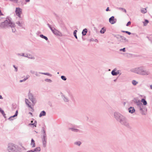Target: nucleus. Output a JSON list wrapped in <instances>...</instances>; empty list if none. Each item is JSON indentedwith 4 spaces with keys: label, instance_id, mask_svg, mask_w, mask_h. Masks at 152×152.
<instances>
[{
    "label": "nucleus",
    "instance_id": "nucleus-6",
    "mask_svg": "<svg viewBox=\"0 0 152 152\" xmlns=\"http://www.w3.org/2000/svg\"><path fill=\"white\" fill-rule=\"evenodd\" d=\"M50 28L51 29V30L52 31H53V32L55 34H56V35H58V34L59 32L58 31H57V30H56L55 29H54V30L51 27H50Z\"/></svg>",
    "mask_w": 152,
    "mask_h": 152
},
{
    "label": "nucleus",
    "instance_id": "nucleus-10",
    "mask_svg": "<svg viewBox=\"0 0 152 152\" xmlns=\"http://www.w3.org/2000/svg\"><path fill=\"white\" fill-rule=\"evenodd\" d=\"M135 111V110L134 108L130 107L129 108V112L130 113H133Z\"/></svg>",
    "mask_w": 152,
    "mask_h": 152
},
{
    "label": "nucleus",
    "instance_id": "nucleus-14",
    "mask_svg": "<svg viewBox=\"0 0 152 152\" xmlns=\"http://www.w3.org/2000/svg\"><path fill=\"white\" fill-rule=\"evenodd\" d=\"M141 102L143 103V104L145 105H146L147 104L146 101L143 99H142Z\"/></svg>",
    "mask_w": 152,
    "mask_h": 152
},
{
    "label": "nucleus",
    "instance_id": "nucleus-28",
    "mask_svg": "<svg viewBox=\"0 0 152 152\" xmlns=\"http://www.w3.org/2000/svg\"><path fill=\"white\" fill-rule=\"evenodd\" d=\"M131 24V22L130 21H129L127 24L126 26H128L129 25H130Z\"/></svg>",
    "mask_w": 152,
    "mask_h": 152
},
{
    "label": "nucleus",
    "instance_id": "nucleus-17",
    "mask_svg": "<svg viewBox=\"0 0 152 152\" xmlns=\"http://www.w3.org/2000/svg\"><path fill=\"white\" fill-rule=\"evenodd\" d=\"M111 73L113 75H117V73L115 72V70H113L111 72Z\"/></svg>",
    "mask_w": 152,
    "mask_h": 152
},
{
    "label": "nucleus",
    "instance_id": "nucleus-36",
    "mask_svg": "<svg viewBox=\"0 0 152 152\" xmlns=\"http://www.w3.org/2000/svg\"><path fill=\"white\" fill-rule=\"evenodd\" d=\"M109 7H107L106 10V11H109Z\"/></svg>",
    "mask_w": 152,
    "mask_h": 152
},
{
    "label": "nucleus",
    "instance_id": "nucleus-13",
    "mask_svg": "<svg viewBox=\"0 0 152 152\" xmlns=\"http://www.w3.org/2000/svg\"><path fill=\"white\" fill-rule=\"evenodd\" d=\"M41 150V149L39 147H37L34 149V152L35 151H39Z\"/></svg>",
    "mask_w": 152,
    "mask_h": 152
},
{
    "label": "nucleus",
    "instance_id": "nucleus-26",
    "mask_svg": "<svg viewBox=\"0 0 152 152\" xmlns=\"http://www.w3.org/2000/svg\"><path fill=\"white\" fill-rule=\"evenodd\" d=\"M61 78L62 80H66V78H65V77L64 76H61Z\"/></svg>",
    "mask_w": 152,
    "mask_h": 152
},
{
    "label": "nucleus",
    "instance_id": "nucleus-45",
    "mask_svg": "<svg viewBox=\"0 0 152 152\" xmlns=\"http://www.w3.org/2000/svg\"><path fill=\"white\" fill-rule=\"evenodd\" d=\"M29 99H31V98H30V95H29Z\"/></svg>",
    "mask_w": 152,
    "mask_h": 152
},
{
    "label": "nucleus",
    "instance_id": "nucleus-43",
    "mask_svg": "<svg viewBox=\"0 0 152 152\" xmlns=\"http://www.w3.org/2000/svg\"><path fill=\"white\" fill-rule=\"evenodd\" d=\"M29 113L31 114V115H32V113H31V112H30Z\"/></svg>",
    "mask_w": 152,
    "mask_h": 152
},
{
    "label": "nucleus",
    "instance_id": "nucleus-5",
    "mask_svg": "<svg viewBox=\"0 0 152 152\" xmlns=\"http://www.w3.org/2000/svg\"><path fill=\"white\" fill-rule=\"evenodd\" d=\"M109 21L111 24H113L115 22V21L114 19V18L113 16H112L109 19Z\"/></svg>",
    "mask_w": 152,
    "mask_h": 152
},
{
    "label": "nucleus",
    "instance_id": "nucleus-35",
    "mask_svg": "<svg viewBox=\"0 0 152 152\" xmlns=\"http://www.w3.org/2000/svg\"><path fill=\"white\" fill-rule=\"evenodd\" d=\"M122 9V10L124 12H126V10H125V9Z\"/></svg>",
    "mask_w": 152,
    "mask_h": 152
},
{
    "label": "nucleus",
    "instance_id": "nucleus-41",
    "mask_svg": "<svg viewBox=\"0 0 152 152\" xmlns=\"http://www.w3.org/2000/svg\"><path fill=\"white\" fill-rule=\"evenodd\" d=\"M3 98L1 95H0V99H2Z\"/></svg>",
    "mask_w": 152,
    "mask_h": 152
},
{
    "label": "nucleus",
    "instance_id": "nucleus-19",
    "mask_svg": "<svg viewBox=\"0 0 152 152\" xmlns=\"http://www.w3.org/2000/svg\"><path fill=\"white\" fill-rule=\"evenodd\" d=\"M0 112L1 113L3 114V115L5 116V114L4 111L2 110L1 108H0Z\"/></svg>",
    "mask_w": 152,
    "mask_h": 152
},
{
    "label": "nucleus",
    "instance_id": "nucleus-29",
    "mask_svg": "<svg viewBox=\"0 0 152 152\" xmlns=\"http://www.w3.org/2000/svg\"><path fill=\"white\" fill-rule=\"evenodd\" d=\"M120 51H123L124 52H125V48H123V49H120Z\"/></svg>",
    "mask_w": 152,
    "mask_h": 152
},
{
    "label": "nucleus",
    "instance_id": "nucleus-16",
    "mask_svg": "<svg viewBox=\"0 0 152 152\" xmlns=\"http://www.w3.org/2000/svg\"><path fill=\"white\" fill-rule=\"evenodd\" d=\"M141 12L143 13H145L146 12L147 10L146 9L142 8L141 9Z\"/></svg>",
    "mask_w": 152,
    "mask_h": 152
},
{
    "label": "nucleus",
    "instance_id": "nucleus-38",
    "mask_svg": "<svg viewBox=\"0 0 152 152\" xmlns=\"http://www.w3.org/2000/svg\"><path fill=\"white\" fill-rule=\"evenodd\" d=\"M25 1L26 2H29L30 1V0H25Z\"/></svg>",
    "mask_w": 152,
    "mask_h": 152
},
{
    "label": "nucleus",
    "instance_id": "nucleus-34",
    "mask_svg": "<svg viewBox=\"0 0 152 152\" xmlns=\"http://www.w3.org/2000/svg\"><path fill=\"white\" fill-rule=\"evenodd\" d=\"M11 1H14L16 2H17L18 0H10Z\"/></svg>",
    "mask_w": 152,
    "mask_h": 152
},
{
    "label": "nucleus",
    "instance_id": "nucleus-24",
    "mask_svg": "<svg viewBox=\"0 0 152 152\" xmlns=\"http://www.w3.org/2000/svg\"><path fill=\"white\" fill-rule=\"evenodd\" d=\"M122 31L123 32H124V33L125 32V33L129 35H130L131 34V33L130 32L128 31Z\"/></svg>",
    "mask_w": 152,
    "mask_h": 152
},
{
    "label": "nucleus",
    "instance_id": "nucleus-8",
    "mask_svg": "<svg viewBox=\"0 0 152 152\" xmlns=\"http://www.w3.org/2000/svg\"><path fill=\"white\" fill-rule=\"evenodd\" d=\"M31 145L32 146V147L33 148H34L35 146V141L33 139H31Z\"/></svg>",
    "mask_w": 152,
    "mask_h": 152
},
{
    "label": "nucleus",
    "instance_id": "nucleus-46",
    "mask_svg": "<svg viewBox=\"0 0 152 152\" xmlns=\"http://www.w3.org/2000/svg\"><path fill=\"white\" fill-rule=\"evenodd\" d=\"M31 123H32L33 122V121H31Z\"/></svg>",
    "mask_w": 152,
    "mask_h": 152
},
{
    "label": "nucleus",
    "instance_id": "nucleus-39",
    "mask_svg": "<svg viewBox=\"0 0 152 152\" xmlns=\"http://www.w3.org/2000/svg\"><path fill=\"white\" fill-rule=\"evenodd\" d=\"M2 15L1 10H0V15Z\"/></svg>",
    "mask_w": 152,
    "mask_h": 152
},
{
    "label": "nucleus",
    "instance_id": "nucleus-31",
    "mask_svg": "<svg viewBox=\"0 0 152 152\" xmlns=\"http://www.w3.org/2000/svg\"><path fill=\"white\" fill-rule=\"evenodd\" d=\"M27 152H34V150H31L28 151Z\"/></svg>",
    "mask_w": 152,
    "mask_h": 152
},
{
    "label": "nucleus",
    "instance_id": "nucleus-40",
    "mask_svg": "<svg viewBox=\"0 0 152 152\" xmlns=\"http://www.w3.org/2000/svg\"><path fill=\"white\" fill-rule=\"evenodd\" d=\"M44 74L46 75H50V74H48V73H44Z\"/></svg>",
    "mask_w": 152,
    "mask_h": 152
},
{
    "label": "nucleus",
    "instance_id": "nucleus-23",
    "mask_svg": "<svg viewBox=\"0 0 152 152\" xmlns=\"http://www.w3.org/2000/svg\"><path fill=\"white\" fill-rule=\"evenodd\" d=\"M18 113V110H17L16 111V112L15 114V115H14L13 116L10 117V118L12 117H15L17 115Z\"/></svg>",
    "mask_w": 152,
    "mask_h": 152
},
{
    "label": "nucleus",
    "instance_id": "nucleus-27",
    "mask_svg": "<svg viewBox=\"0 0 152 152\" xmlns=\"http://www.w3.org/2000/svg\"><path fill=\"white\" fill-rule=\"evenodd\" d=\"M81 143L80 142H76L75 143V144L77 145H80Z\"/></svg>",
    "mask_w": 152,
    "mask_h": 152
},
{
    "label": "nucleus",
    "instance_id": "nucleus-18",
    "mask_svg": "<svg viewBox=\"0 0 152 152\" xmlns=\"http://www.w3.org/2000/svg\"><path fill=\"white\" fill-rule=\"evenodd\" d=\"M40 36L41 37L45 39L46 40H47L48 39L47 37L43 35H40Z\"/></svg>",
    "mask_w": 152,
    "mask_h": 152
},
{
    "label": "nucleus",
    "instance_id": "nucleus-11",
    "mask_svg": "<svg viewBox=\"0 0 152 152\" xmlns=\"http://www.w3.org/2000/svg\"><path fill=\"white\" fill-rule=\"evenodd\" d=\"M26 103L28 105V107H29L31 108V106L29 104V102L28 101V99H25Z\"/></svg>",
    "mask_w": 152,
    "mask_h": 152
},
{
    "label": "nucleus",
    "instance_id": "nucleus-20",
    "mask_svg": "<svg viewBox=\"0 0 152 152\" xmlns=\"http://www.w3.org/2000/svg\"><path fill=\"white\" fill-rule=\"evenodd\" d=\"M105 31V29L102 28L100 31V32L101 33H104Z\"/></svg>",
    "mask_w": 152,
    "mask_h": 152
},
{
    "label": "nucleus",
    "instance_id": "nucleus-32",
    "mask_svg": "<svg viewBox=\"0 0 152 152\" xmlns=\"http://www.w3.org/2000/svg\"><path fill=\"white\" fill-rule=\"evenodd\" d=\"M71 129L72 131H75L76 132H77V129H73L72 128Z\"/></svg>",
    "mask_w": 152,
    "mask_h": 152
},
{
    "label": "nucleus",
    "instance_id": "nucleus-15",
    "mask_svg": "<svg viewBox=\"0 0 152 152\" xmlns=\"http://www.w3.org/2000/svg\"><path fill=\"white\" fill-rule=\"evenodd\" d=\"M149 21L147 20H145L144 22H143L144 25L146 26L147 25V24L148 23Z\"/></svg>",
    "mask_w": 152,
    "mask_h": 152
},
{
    "label": "nucleus",
    "instance_id": "nucleus-22",
    "mask_svg": "<svg viewBox=\"0 0 152 152\" xmlns=\"http://www.w3.org/2000/svg\"><path fill=\"white\" fill-rule=\"evenodd\" d=\"M137 82L135 80H134L132 81V83L134 85H135L137 84Z\"/></svg>",
    "mask_w": 152,
    "mask_h": 152
},
{
    "label": "nucleus",
    "instance_id": "nucleus-30",
    "mask_svg": "<svg viewBox=\"0 0 152 152\" xmlns=\"http://www.w3.org/2000/svg\"><path fill=\"white\" fill-rule=\"evenodd\" d=\"M44 146V147H45V144H46V142L45 141H44L43 142Z\"/></svg>",
    "mask_w": 152,
    "mask_h": 152
},
{
    "label": "nucleus",
    "instance_id": "nucleus-9",
    "mask_svg": "<svg viewBox=\"0 0 152 152\" xmlns=\"http://www.w3.org/2000/svg\"><path fill=\"white\" fill-rule=\"evenodd\" d=\"M45 115H46V112L45 111H42L40 113V114L39 115V117H40L43 116H45Z\"/></svg>",
    "mask_w": 152,
    "mask_h": 152
},
{
    "label": "nucleus",
    "instance_id": "nucleus-44",
    "mask_svg": "<svg viewBox=\"0 0 152 152\" xmlns=\"http://www.w3.org/2000/svg\"><path fill=\"white\" fill-rule=\"evenodd\" d=\"M150 87H151V88L152 89V85H151L150 86Z\"/></svg>",
    "mask_w": 152,
    "mask_h": 152
},
{
    "label": "nucleus",
    "instance_id": "nucleus-12",
    "mask_svg": "<svg viewBox=\"0 0 152 152\" xmlns=\"http://www.w3.org/2000/svg\"><path fill=\"white\" fill-rule=\"evenodd\" d=\"M87 30L86 29H84L82 32V34L83 35H86V33H87Z\"/></svg>",
    "mask_w": 152,
    "mask_h": 152
},
{
    "label": "nucleus",
    "instance_id": "nucleus-25",
    "mask_svg": "<svg viewBox=\"0 0 152 152\" xmlns=\"http://www.w3.org/2000/svg\"><path fill=\"white\" fill-rule=\"evenodd\" d=\"M28 77H27L26 78H25L24 80H20V82H22L24 81H25L27 79H28Z\"/></svg>",
    "mask_w": 152,
    "mask_h": 152
},
{
    "label": "nucleus",
    "instance_id": "nucleus-21",
    "mask_svg": "<svg viewBox=\"0 0 152 152\" xmlns=\"http://www.w3.org/2000/svg\"><path fill=\"white\" fill-rule=\"evenodd\" d=\"M77 32V31L75 30L74 32V35L76 39H77V37L76 35V32Z\"/></svg>",
    "mask_w": 152,
    "mask_h": 152
},
{
    "label": "nucleus",
    "instance_id": "nucleus-42",
    "mask_svg": "<svg viewBox=\"0 0 152 152\" xmlns=\"http://www.w3.org/2000/svg\"><path fill=\"white\" fill-rule=\"evenodd\" d=\"M64 100L65 101H67V99H66V98H65V99H64Z\"/></svg>",
    "mask_w": 152,
    "mask_h": 152
},
{
    "label": "nucleus",
    "instance_id": "nucleus-7",
    "mask_svg": "<svg viewBox=\"0 0 152 152\" xmlns=\"http://www.w3.org/2000/svg\"><path fill=\"white\" fill-rule=\"evenodd\" d=\"M37 122L35 121L34 123H30L29 124V125L32 127H36L37 125Z\"/></svg>",
    "mask_w": 152,
    "mask_h": 152
},
{
    "label": "nucleus",
    "instance_id": "nucleus-3",
    "mask_svg": "<svg viewBox=\"0 0 152 152\" xmlns=\"http://www.w3.org/2000/svg\"><path fill=\"white\" fill-rule=\"evenodd\" d=\"M8 149L9 151H15L16 149V147L14 145L10 144L9 145Z\"/></svg>",
    "mask_w": 152,
    "mask_h": 152
},
{
    "label": "nucleus",
    "instance_id": "nucleus-4",
    "mask_svg": "<svg viewBox=\"0 0 152 152\" xmlns=\"http://www.w3.org/2000/svg\"><path fill=\"white\" fill-rule=\"evenodd\" d=\"M138 73L142 75H147L149 74V72L148 71L139 69Z\"/></svg>",
    "mask_w": 152,
    "mask_h": 152
},
{
    "label": "nucleus",
    "instance_id": "nucleus-33",
    "mask_svg": "<svg viewBox=\"0 0 152 152\" xmlns=\"http://www.w3.org/2000/svg\"><path fill=\"white\" fill-rule=\"evenodd\" d=\"M13 66L15 68V70H16V71H17V70H18L17 68L16 67H15V66H14V65Z\"/></svg>",
    "mask_w": 152,
    "mask_h": 152
},
{
    "label": "nucleus",
    "instance_id": "nucleus-37",
    "mask_svg": "<svg viewBox=\"0 0 152 152\" xmlns=\"http://www.w3.org/2000/svg\"><path fill=\"white\" fill-rule=\"evenodd\" d=\"M47 80L49 82H51V80L50 79H49V80L47 79V80Z\"/></svg>",
    "mask_w": 152,
    "mask_h": 152
},
{
    "label": "nucleus",
    "instance_id": "nucleus-1",
    "mask_svg": "<svg viewBox=\"0 0 152 152\" xmlns=\"http://www.w3.org/2000/svg\"><path fill=\"white\" fill-rule=\"evenodd\" d=\"M2 25L5 26H10L12 28V30L13 32L15 31V29L14 28L15 25L12 23L9 20H6L4 22H3Z\"/></svg>",
    "mask_w": 152,
    "mask_h": 152
},
{
    "label": "nucleus",
    "instance_id": "nucleus-2",
    "mask_svg": "<svg viewBox=\"0 0 152 152\" xmlns=\"http://www.w3.org/2000/svg\"><path fill=\"white\" fill-rule=\"evenodd\" d=\"M15 12L16 15L20 18V15L22 13V9L19 7L16 8Z\"/></svg>",
    "mask_w": 152,
    "mask_h": 152
}]
</instances>
